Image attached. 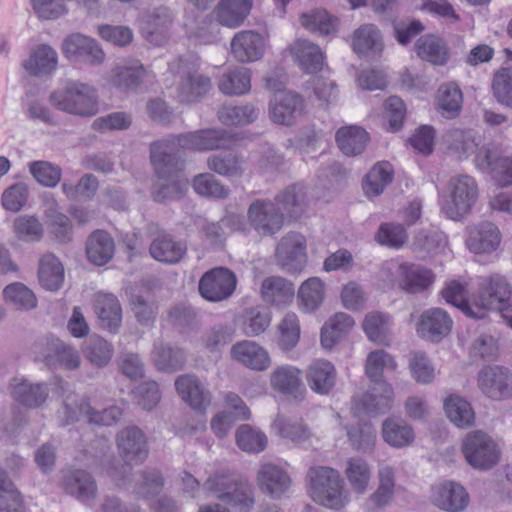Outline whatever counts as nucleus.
I'll return each instance as SVG.
<instances>
[{"label":"nucleus","mask_w":512,"mask_h":512,"mask_svg":"<svg viewBox=\"0 0 512 512\" xmlns=\"http://www.w3.org/2000/svg\"><path fill=\"white\" fill-rule=\"evenodd\" d=\"M251 227L261 236H273L283 227L285 216L281 208L272 200L257 199L247 210Z\"/></svg>","instance_id":"obj_10"},{"label":"nucleus","mask_w":512,"mask_h":512,"mask_svg":"<svg viewBox=\"0 0 512 512\" xmlns=\"http://www.w3.org/2000/svg\"><path fill=\"white\" fill-rule=\"evenodd\" d=\"M235 441L239 449L247 453L258 454L267 447V436L248 424L240 425L235 432Z\"/></svg>","instance_id":"obj_57"},{"label":"nucleus","mask_w":512,"mask_h":512,"mask_svg":"<svg viewBox=\"0 0 512 512\" xmlns=\"http://www.w3.org/2000/svg\"><path fill=\"white\" fill-rule=\"evenodd\" d=\"M325 298V286L321 279H307L299 288L298 301L300 309L305 313L316 311Z\"/></svg>","instance_id":"obj_51"},{"label":"nucleus","mask_w":512,"mask_h":512,"mask_svg":"<svg viewBox=\"0 0 512 512\" xmlns=\"http://www.w3.org/2000/svg\"><path fill=\"white\" fill-rule=\"evenodd\" d=\"M265 40L263 36L252 30H243L231 40V53L241 63L260 59L264 54Z\"/></svg>","instance_id":"obj_22"},{"label":"nucleus","mask_w":512,"mask_h":512,"mask_svg":"<svg viewBox=\"0 0 512 512\" xmlns=\"http://www.w3.org/2000/svg\"><path fill=\"white\" fill-rule=\"evenodd\" d=\"M481 392L493 399L504 400L512 397V371L502 366L483 367L477 377Z\"/></svg>","instance_id":"obj_14"},{"label":"nucleus","mask_w":512,"mask_h":512,"mask_svg":"<svg viewBox=\"0 0 512 512\" xmlns=\"http://www.w3.org/2000/svg\"><path fill=\"white\" fill-rule=\"evenodd\" d=\"M353 318L343 312L336 313L321 329V345L332 349L354 326Z\"/></svg>","instance_id":"obj_43"},{"label":"nucleus","mask_w":512,"mask_h":512,"mask_svg":"<svg viewBox=\"0 0 512 512\" xmlns=\"http://www.w3.org/2000/svg\"><path fill=\"white\" fill-rule=\"evenodd\" d=\"M119 456L123 463L114 457L102 461V471L112 480L118 482L125 479L131 466L141 464L148 457L149 448L144 432L137 426L121 429L115 437Z\"/></svg>","instance_id":"obj_1"},{"label":"nucleus","mask_w":512,"mask_h":512,"mask_svg":"<svg viewBox=\"0 0 512 512\" xmlns=\"http://www.w3.org/2000/svg\"><path fill=\"white\" fill-rule=\"evenodd\" d=\"M146 76V69L139 60L127 61L114 67L109 75V83L122 92H134Z\"/></svg>","instance_id":"obj_27"},{"label":"nucleus","mask_w":512,"mask_h":512,"mask_svg":"<svg viewBox=\"0 0 512 512\" xmlns=\"http://www.w3.org/2000/svg\"><path fill=\"white\" fill-rule=\"evenodd\" d=\"M149 252L152 258L166 264L179 263L187 252V245L172 235L161 232L151 242Z\"/></svg>","instance_id":"obj_29"},{"label":"nucleus","mask_w":512,"mask_h":512,"mask_svg":"<svg viewBox=\"0 0 512 512\" xmlns=\"http://www.w3.org/2000/svg\"><path fill=\"white\" fill-rule=\"evenodd\" d=\"M115 252L113 238L104 230L94 231L86 241V254L88 260L97 266L109 262Z\"/></svg>","instance_id":"obj_37"},{"label":"nucleus","mask_w":512,"mask_h":512,"mask_svg":"<svg viewBox=\"0 0 512 512\" xmlns=\"http://www.w3.org/2000/svg\"><path fill=\"white\" fill-rule=\"evenodd\" d=\"M433 503L447 512L463 511L469 503V495L460 484L446 481L434 488Z\"/></svg>","instance_id":"obj_26"},{"label":"nucleus","mask_w":512,"mask_h":512,"mask_svg":"<svg viewBox=\"0 0 512 512\" xmlns=\"http://www.w3.org/2000/svg\"><path fill=\"white\" fill-rule=\"evenodd\" d=\"M62 487L67 494L81 501L94 499L97 495L95 479L84 470L66 472L62 478Z\"/></svg>","instance_id":"obj_34"},{"label":"nucleus","mask_w":512,"mask_h":512,"mask_svg":"<svg viewBox=\"0 0 512 512\" xmlns=\"http://www.w3.org/2000/svg\"><path fill=\"white\" fill-rule=\"evenodd\" d=\"M12 399L26 408H39L47 400L49 389L45 383H32L27 380H14L10 384Z\"/></svg>","instance_id":"obj_31"},{"label":"nucleus","mask_w":512,"mask_h":512,"mask_svg":"<svg viewBox=\"0 0 512 512\" xmlns=\"http://www.w3.org/2000/svg\"><path fill=\"white\" fill-rule=\"evenodd\" d=\"M260 110L253 104L235 106L224 104L217 112L219 121L226 126H244L258 119Z\"/></svg>","instance_id":"obj_48"},{"label":"nucleus","mask_w":512,"mask_h":512,"mask_svg":"<svg viewBox=\"0 0 512 512\" xmlns=\"http://www.w3.org/2000/svg\"><path fill=\"white\" fill-rule=\"evenodd\" d=\"M295 288L292 282L280 276L265 278L260 287L262 300L277 308H284L293 301Z\"/></svg>","instance_id":"obj_28"},{"label":"nucleus","mask_w":512,"mask_h":512,"mask_svg":"<svg viewBox=\"0 0 512 512\" xmlns=\"http://www.w3.org/2000/svg\"><path fill=\"white\" fill-rule=\"evenodd\" d=\"M452 324V319L445 310L430 308L421 314L417 332L424 339L438 342L450 333Z\"/></svg>","instance_id":"obj_21"},{"label":"nucleus","mask_w":512,"mask_h":512,"mask_svg":"<svg viewBox=\"0 0 512 512\" xmlns=\"http://www.w3.org/2000/svg\"><path fill=\"white\" fill-rule=\"evenodd\" d=\"M306 199V192L303 186L293 184L282 190L275 197V203L283 213L290 216H297L302 210Z\"/></svg>","instance_id":"obj_59"},{"label":"nucleus","mask_w":512,"mask_h":512,"mask_svg":"<svg viewBox=\"0 0 512 512\" xmlns=\"http://www.w3.org/2000/svg\"><path fill=\"white\" fill-rule=\"evenodd\" d=\"M393 181V168L389 162L375 164L366 175L363 189L368 197H376Z\"/></svg>","instance_id":"obj_53"},{"label":"nucleus","mask_w":512,"mask_h":512,"mask_svg":"<svg viewBox=\"0 0 512 512\" xmlns=\"http://www.w3.org/2000/svg\"><path fill=\"white\" fill-rule=\"evenodd\" d=\"M219 90L228 96H240L251 89V76L247 68L236 67L225 72L219 82Z\"/></svg>","instance_id":"obj_49"},{"label":"nucleus","mask_w":512,"mask_h":512,"mask_svg":"<svg viewBox=\"0 0 512 512\" xmlns=\"http://www.w3.org/2000/svg\"><path fill=\"white\" fill-rule=\"evenodd\" d=\"M206 164L210 171L228 178H240L245 172L244 156L236 152L210 155Z\"/></svg>","instance_id":"obj_38"},{"label":"nucleus","mask_w":512,"mask_h":512,"mask_svg":"<svg viewBox=\"0 0 512 512\" xmlns=\"http://www.w3.org/2000/svg\"><path fill=\"white\" fill-rule=\"evenodd\" d=\"M336 378V369L327 360H318L312 363L306 375V380L311 390L320 395H326L333 389Z\"/></svg>","instance_id":"obj_36"},{"label":"nucleus","mask_w":512,"mask_h":512,"mask_svg":"<svg viewBox=\"0 0 512 512\" xmlns=\"http://www.w3.org/2000/svg\"><path fill=\"white\" fill-rule=\"evenodd\" d=\"M173 20L174 16L167 7L159 6L149 9L138 19L140 32L149 43L161 45L166 39V33Z\"/></svg>","instance_id":"obj_17"},{"label":"nucleus","mask_w":512,"mask_h":512,"mask_svg":"<svg viewBox=\"0 0 512 512\" xmlns=\"http://www.w3.org/2000/svg\"><path fill=\"white\" fill-rule=\"evenodd\" d=\"M351 46L360 56L379 55L384 49L383 35L376 25L363 24L353 32Z\"/></svg>","instance_id":"obj_32"},{"label":"nucleus","mask_w":512,"mask_h":512,"mask_svg":"<svg viewBox=\"0 0 512 512\" xmlns=\"http://www.w3.org/2000/svg\"><path fill=\"white\" fill-rule=\"evenodd\" d=\"M383 439L389 445L402 448L414 440L412 428L402 420L387 419L382 426Z\"/></svg>","instance_id":"obj_58"},{"label":"nucleus","mask_w":512,"mask_h":512,"mask_svg":"<svg viewBox=\"0 0 512 512\" xmlns=\"http://www.w3.org/2000/svg\"><path fill=\"white\" fill-rule=\"evenodd\" d=\"M49 100L56 109L75 116L91 117L98 112L96 89L82 82H68L52 92Z\"/></svg>","instance_id":"obj_5"},{"label":"nucleus","mask_w":512,"mask_h":512,"mask_svg":"<svg viewBox=\"0 0 512 512\" xmlns=\"http://www.w3.org/2000/svg\"><path fill=\"white\" fill-rule=\"evenodd\" d=\"M394 393L390 384L380 383L365 393L361 399L355 400L353 411L355 414H379L385 413L391 408Z\"/></svg>","instance_id":"obj_25"},{"label":"nucleus","mask_w":512,"mask_h":512,"mask_svg":"<svg viewBox=\"0 0 512 512\" xmlns=\"http://www.w3.org/2000/svg\"><path fill=\"white\" fill-rule=\"evenodd\" d=\"M192 188L198 195L207 198L225 199L230 194L229 188L211 173L196 175L192 180Z\"/></svg>","instance_id":"obj_63"},{"label":"nucleus","mask_w":512,"mask_h":512,"mask_svg":"<svg viewBox=\"0 0 512 512\" xmlns=\"http://www.w3.org/2000/svg\"><path fill=\"white\" fill-rule=\"evenodd\" d=\"M179 147L195 151L227 149L231 140L223 129H203L176 135Z\"/></svg>","instance_id":"obj_18"},{"label":"nucleus","mask_w":512,"mask_h":512,"mask_svg":"<svg viewBox=\"0 0 512 512\" xmlns=\"http://www.w3.org/2000/svg\"><path fill=\"white\" fill-rule=\"evenodd\" d=\"M448 148L459 154L460 157H467L476 151L478 143L472 130L452 129L444 136Z\"/></svg>","instance_id":"obj_64"},{"label":"nucleus","mask_w":512,"mask_h":512,"mask_svg":"<svg viewBox=\"0 0 512 512\" xmlns=\"http://www.w3.org/2000/svg\"><path fill=\"white\" fill-rule=\"evenodd\" d=\"M271 387L286 395L292 396L295 400L304 399L305 387L301 379V371L292 366H279L270 376Z\"/></svg>","instance_id":"obj_30"},{"label":"nucleus","mask_w":512,"mask_h":512,"mask_svg":"<svg viewBox=\"0 0 512 512\" xmlns=\"http://www.w3.org/2000/svg\"><path fill=\"white\" fill-rule=\"evenodd\" d=\"M490 310L500 312L512 328V290L506 278L499 274L482 278L469 311L473 319H484Z\"/></svg>","instance_id":"obj_2"},{"label":"nucleus","mask_w":512,"mask_h":512,"mask_svg":"<svg viewBox=\"0 0 512 512\" xmlns=\"http://www.w3.org/2000/svg\"><path fill=\"white\" fill-rule=\"evenodd\" d=\"M446 247V235L436 228L421 229L413 240V249L421 257L440 254Z\"/></svg>","instance_id":"obj_47"},{"label":"nucleus","mask_w":512,"mask_h":512,"mask_svg":"<svg viewBox=\"0 0 512 512\" xmlns=\"http://www.w3.org/2000/svg\"><path fill=\"white\" fill-rule=\"evenodd\" d=\"M461 448L467 463L475 469L488 470L499 461L500 452L496 443L481 430L467 433Z\"/></svg>","instance_id":"obj_8"},{"label":"nucleus","mask_w":512,"mask_h":512,"mask_svg":"<svg viewBox=\"0 0 512 512\" xmlns=\"http://www.w3.org/2000/svg\"><path fill=\"white\" fill-rule=\"evenodd\" d=\"M177 78L176 90L179 102L193 104L203 99L211 90L209 76L200 72V62L195 56L180 57L174 64Z\"/></svg>","instance_id":"obj_4"},{"label":"nucleus","mask_w":512,"mask_h":512,"mask_svg":"<svg viewBox=\"0 0 512 512\" xmlns=\"http://www.w3.org/2000/svg\"><path fill=\"white\" fill-rule=\"evenodd\" d=\"M418 56L434 65H444L448 61L449 53L445 43L434 35H425L416 42Z\"/></svg>","instance_id":"obj_52"},{"label":"nucleus","mask_w":512,"mask_h":512,"mask_svg":"<svg viewBox=\"0 0 512 512\" xmlns=\"http://www.w3.org/2000/svg\"><path fill=\"white\" fill-rule=\"evenodd\" d=\"M44 361L48 366L58 365L68 370L78 368L81 362L78 351L59 339H53L48 343Z\"/></svg>","instance_id":"obj_40"},{"label":"nucleus","mask_w":512,"mask_h":512,"mask_svg":"<svg viewBox=\"0 0 512 512\" xmlns=\"http://www.w3.org/2000/svg\"><path fill=\"white\" fill-rule=\"evenodd\" d=\"M237 278L227 268L216 267L206 273L199 280L200 295L210 302H221L228 299L235 291Z\"/></svg>","instance_id":"obj_12"},{"label":"nucleus","mask_w":512,"mask_h":512,"mask_svg":"<svg viewBox=\"0 0 512 512\" xmlns=\"http://www.w3.org/2000/svg\"><path fill=\"white\" fill-rule=\"evenodd\" d=\"M300 22L307 30L321 35L334 34L338 26V19L323 9H314L301 14Z\"/></svg>","instance_id":"obj_56"},{"label":"nucleus","mask_w":512,"mask_h":512,"mask_svg":"<svg viewBox=\"0 0 512 512\" xmlns=\"http://www.w3.org/2000/svg\"><path fill=\"white\" fill-rule=\"evenodd\" d=\"M178 147L176 135L150 145L151 163L159 179L178 177L183 170L184 160Z\"/></svg>","instance_id":"obj_9"},{"label":"nucleus","mask_w":512,"mask_h":512,"mask_svg":"<svg viewBox=\"0 0 512 512\" xmlns=\"http://www.w3.org/2000/svg\"><path fill=\"white\" fill-rule=\"evenodd\" d=\"M175 388L181 399L194 410L204 412L211 404V392L195 374L178 376Z\"/></svg>","instance_id":"obj_20"},{"label":"nucleus","mask_w":512,"mask_h":512,"mask_svg":"<svg viewBox=\"0 0 512 512\" xmlns=\"http://www.w3.org/2000/svg\"><path fill=\"white\" fill-rule=\"evenodd\" d=\"M397 364L393 357L384 350H375L368 354L365 373L374 384L387 383L383 379L384 371H395Z\"/></svg>","instance_id":"obj_55"},{"label":"nucleus","mask_w":512,"mask_h":512,"mask_svg":"<svg viewBox=\"0 0 512 512\" xmlns=\"http://www.w3.org/2000/svg\"><path fill=\"white\" fill-rule=\"evenodd\" d=\"M45 214L50 221L52 233L60 242H68L71 239L72 226L70 219L61 212V209L54 198L46 201Z\"/></svg>","instance_id":"obj_61"},{"label":"nucleus","mask_w":512,"mask_h":512,"mask_svg":"<svg viewBox=\"0 0 512 512\" xmlns=\"http://www.w3.org/2000/svg\"><path fill=\"white\" fill-rule=\"evenodd\" d=\"M94 307L100 326L111 333H117L122 323V307L118 298L110 293H99Z\"/></svg>","instance_id":"obj_33"},{"label":"nucleus","mask_w":512,"mask_h":512,"mask_svg":"<svg viewBox=\"0 0 512 512\" xmlns=\"http://www.w3.org/2000/svg\"><path fill=\"white\" fill-rule=\"evenodd\" d=\"M12 228L17 240L25 243L39 242L44 235L43 225L35 216L21 215L16 217Z\"/></svg>","instance_id":"obj_60"},{"label":"nucleus","mask_w":512,"mask_h":512,"mask_svg":"<svg viewBox=\"0 0 512 512\" xmlns=\"http://www.w3.org/2000/svg\"><path fill=\"white\" fill-rule=\"evenodd\" d=\"M209 491L218 493V499L236 507L240 512H250L255 505V490L247 480L231 482L224 476L209 477L204 484Z\"/></svg>","instance_id":"obj_7"},{"label":"nucleus","mask_w":512,"mask_h":512,"mask_svg":"<svg viewBox=\"0 0 512 512\" xmlns=\"http://www.w3.org/2000/svg\"><path fill=\"white\" fill-rule=\"evenodd\" d=\"M306 477L308 493L317 504L339 510L348 502V492L337 470L327 466H313Z\"/></svg>","instance_id":"obj_3"},{"label":"nucleus","mask_w":512,"mask_h":512,"mask_svg":"<svg viewBox=\"0 0 512 512\" xmlns=\"http://www.w3.org/2000/svg\"><path fill=\"white\" fill-rule=\"evenodd\" d=\"M152 359L158 370L174 373L184 368L186 352L178 346L160 342L154 345Z\"/></svg>","instance_id":"obj_39"},{"label":"nucleus","mask_w":512,"mask_h":512,"mask_svg":"<svg viewBox=\"0 0 512 512\" xmlns=\"http://www.w3.org/2000/svg\"><path fill=\"white\" fill-rule=\"evenodd\" d=\"M401 286L409 293L426 290L434 281L433 273L417 264H402L400 266Z\"/></svg>","instance_id":"obj_44"},{"label":"nucleus","mask_w":512,"mask_h":512,"mask_svg":"<svg viewBox=\"0 0 512 512\" xmlns=\"http://www.w3.org/2000/svg\"><path fill=\"white\" fill-rule=\"evenodd\" d=\"M475 165L488 174L498 186L512 185V157L503 155L496 146L487 144L479 148Z\"/></svg>","instance_id":"obj_11"},{"label":"nucleus","mask_w":512,"mask_h":512,"mask_svg":"<svg viewBox=\"0 0 512 512\" xmlns=\"http://www.w3.org/2000/svg\"><path fill=\"white\" fill-rule=\"evenodd\" d=\"M444 410L447 418L458 428L467 429L475 422V412L462 396L449 395L444 400Z\"/></svg>","instance_id":"obj_42"},{"label":"nucleus","mask_w":512,"mask_h":512,"mask_svg":"<svg viewBox=\"0 0 512 512\" xmlns=\"http://www.w3.org/2000/svg\"><path fill=\"white\" fill-rule=\"evenodd\" d=\"M252 0H221L217 7V19L221 25L240 26L250 13Z\"/></svg>","instance_id":"obj_46"},{"label":"nucleus","mask_w":512,"mask_h":512,"mask_svg":"<svg viewBox=\"0 0 512 512\" xmlns=\"http://www.w3.org/2000/svg\"><path fill=\"white\" fill-rule=\"evenodd\" d=\"M501 242V233L498 227L488 221L468 227L466 246L475 254L491 253Z\"/></svg>","instance_id":"obj_23"},{"label":"nucleus","mask_w":512,"mask_h":512,"mask_svg":"<svg viewBox=\"0 0 512 512\" xmlns=\"http://www.w3.org/2000/svg\"><path fill=\"white\" fill-rule=\"evenodd\" d=\"M447 190L441 201V212L448 219L460 220L477 200V183L469 175H456L449 180Z\"/></svg>","instance_id":"obj_6"},{"label":"nucleus","mask_w":512,"mask_h":512,"mask_svg":"<svg viewBox=\"0 0 512 512\" xmlns=\"http://www.w3.org/2000/svg\"><path fill=\"white\" fill-rule=\"evenodd\" d=\"M368 139L367 132L359 126L342 127L336 133L338 147L348 156L362 153Z\"/></svg>","instance_id":"obj_50"},{"label":"nucleus","mask_w":512,"mask_h":512,"mask_svg":"<svg viewBox=\"0 0 512 512\" xmlns=\"http://www.w3.org/2000/svg\"><path fill=\"white\" fill-rule=\"evenodd\" d=\"M345 476L356 493H364L371 479V468L366 460L361 457H351L347 460Z\"/></svg>","instance_id":"obj_54"},{"label":"nucleus","mask_w":512,"mask_h":512,"mask_svg":"<svg viewBox=\"0 0 512 512\" xmlns=\"http://www.w3.org/2000/svg\"><path fill=\"white\" fill-rule=\"evenodd\" d=\"M276 262L289 273H299L306 263V239L295 231L285 234L275 249Z\"/></svg>","instance_id":"obj_13"},{"label":"nucleus","mask_w":512,"mask_h":512,"mask_svg":"<svg viewBox=\"0 0 512 512\" xmlns=\"http://www.w3.org/2000/svg\"><path fill=\"white\" fill-rule=\"evenodd\" d=\"M290 52L298 65L307 73L320 71L324 66L325 57L321 48L306 39H298L290 48Z\"/></svg>","instance_id":"obj_35"},{"label":"nucleus","mask_w":512,"mask_h":512,"mask_svg":"<svg viewBox=\"0 0 512 512\" xmlns=\"http://www.w3.org/2000/svg\"><path fill=\"white\" fill-rule=\"evenodd\" d=\"M38 278L41 286L49 291H57L64 282V267L52 253L44 254L39 260Z\"/></svg>","instance_id":"obj_41"},{"label":"nucleus","mask_w":512,"mask_h":512,"mask_svg":"<svg viewBox=\"0 0 512 512\" xmlns=\"http://www.w3.org/2000/svg\"><path fill=\"white\" fill-rule=\"evenodd\" d=\"M256 484L264 495L279 500L290 490L292 480L284 468L265 462L259 465L256 472Z\"/></svg>","instance_id":"obj_16"},{"label":"nucleus","mask_w":512,"mask_h":512,"mask_svg":"<svg viewBox=\"0 0 512 512\" xmlns=\"http://www.w3.org/2000/svg\"><path fill=\"white\" fill-rule=\"evenodd\" d=\"M230 356L233 361L255 371H264L271 365L268 352L256 342L249 340L232 345Z\"/></svg>","instance_id":"obj_24"},{"label":"nucleus","mask_w":512,"mask_h":512,"mask_svg":"<svg viewBox=\"0 0 512 512\" xmlns=\"http://www.w3.org/2000/svg\"><path fill=\"white\" fill-rule=\"evenodd\" d=\"M64 56L71 61H80L91 66L103 63L105 53L98 43L83 34L72 33L67 36L61 46Z\"/></svg>","instance_id":"obj_15"},{"label":"nucleus","mask_w":512,"mask_h":512,"mask_svg":"<svg viewBox=\"0 0 512 512\" xmlns=\"http://www.w3.org/2000/svg\"><path fill=\"white\" fill-rule=\"evenodd\" d=\"M363 329L371 341L382 345L389 344V318L383 313H368L363 321Z\"/></svg>","instance_id":"obj_62"},{"label":"nucleus","mask_w":512,"mask_h":512,"mask_svg":"<svg viewBox=\"0 0 512 512\" xmlns=\"http://www.w3.org/2000/svg\"><path fill=\"white\" fill-rule=\"evenodd\" d=\"M57 63V52L49 45L42 44L32 51L24 62V68L34 76L47 75L56 69Z\"/></svg>","instance_id":"obj_45"},{"label":"nucleus","mask_w":512,"mask_h":512,"mask_svg":"<svg viewBox=\"0 0 512 512\" xmlns=\"http://www.w3.org/2000/svg\"><path fill=\"white\" fill-rule=\"evenodd\" d=\"M304 111L303 98L294 92H281L270 101L269 115L274 123L291 126Z\"/></svg>","instance_id":"obj_19"}]
</instances>
